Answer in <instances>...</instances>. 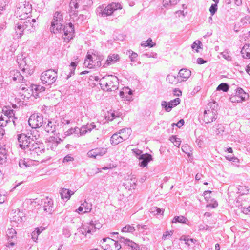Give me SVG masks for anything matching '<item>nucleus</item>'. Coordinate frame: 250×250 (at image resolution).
I'll return each mask as SVG.
<instances>
[{
  "label": "nucleus",
  "mask_w": 250,
  "mask_h": 250,
  "mask_svg": "<svg viewBox=\"0 0 250 250\" xmlns=\"http://www.w3.org/2000/svg\"><path fill=\"white\" fill-rule=\"evenodd\" d=\"M191 71L188 69H181L180 70L178 76L182 82L186 81L191 76Z\"/></svg>",
  "instance_id": "nucleus-21"
},
{
  "label": "nucleus",
  "mask_w": 250,
  "mask_h": 250,
  "mask_svg": "<svg viewBox=\"0 0 250 250\" xmlns=\"http://www.w3.org/2000/svg\"><path fill=\"white\" fill-rule=\"evenodd\" d=\"M170 141L174 144V145L176 146H179L180 145V139L177 138L176 136H172L170 138Z\"/></svg>",
  "instance_id": "nucleus-52"
},
{
  "label": "nucleus",
  "mask_w": 250,
  "mask_h": 250,
  "mask_svg": "<svg viewBox=\"0 0 250 250\" xmlns=\"http://www.w3.org/2000/svg\"><path fill=\"white\" fill-rule=\"evenodd\" d=\"M7 236L9 239H14L16 237V231L13 228L9 229L7 231Z\"/></svg>",
  "instance_id": "nucleus-40"
},
{
  "label": "nucleus",
  "mask_w": 250,
  "mask_h": 250,
  "mask_svg": "<svg viewBox=\"0 0 250 250\" xmlns=\"http://www.w3.org/2000/svg\"><path fill=\"white\" fill-rule=\"evenodd\" d=\"M63 23V16L60 12L57 11L53 15L51 21L50 30L51 32L57 33L61 32Z\"/></svg>",
  "instance_id": "nucleus-7"
},
{
  "label": "nucleus",
  "mask_w": 250,
  "mask_h": 250,
  "mask_svg": "<svg viewBox=\"0 0 250 250\" xmlns=\"http://www.w3.org/2000/svg\"><path fill=\"white\" fill-rule=\"evenodd\" d=\"M82 206L83 207L84 211H83V213L89 212L91 210V205L89 204L87 202L84 201L83 203L81 204Z\"/></svg>",
  "instance_id": "nucleus-43"
},
{
  "label": "nucleus",
  "mask_w": 250,
  "mask_h": 250,
  "mask_svg": "<svg viewBox=\"0 0 250 250\" xmlns=\"http://www.w3.org/2000/svg\"><path fill=\"white\" fill-rule=\"evenodd\" d=\"M87 156L90 158L96 159L98 157V156L96 153L95 149H93L87 152Z\"/></svg>",
  "instance_id": "nucleus-55"
},
{
  "label": "nucleus",
  "mask_w": 250,
  "mask_h": 250,
  "mask_svg": "<svg viewBox=\"0 0 250 250\" xmlns=\"http://www.w3.org/2000/svg\"><path fill=\"white\" fill-rule=\"evenodd\" d=\"M249 189L248 187L245 186H240L238 188V192L241 195L248 194Z\"/></svg>",
  "instance_id": "nucleus-41"
},
{
  "label": "nucleus",
  "mask_w": 250,
  "mask_h": 250,
  "mask_svg": "<svg viewBox=\"0 0 250 250\" xmlns=\"http://www.w3.org/2000/svg\"><path fill=\"white\" fill-rule=\"evenodd\" d=\"M123 90L125 92V94L127 95H132V92L130 89H129L128 87H125V88H123Z\"/></svg>",
  "instance_id": "nucleus-64"
},
{
  "label": "nucleus",
  "mask_w": 250,
  "mask_h": 250,
  "mask_svg": "<svg viewBox=\"0 0 250 250\" xmlns=\"http://www.w3.org/2000/svg\"><path fill=\"white\" fill-rule=\"evenodd\" d=\"M104 6H100L96 9V13L99 16H107L111 15L113 12L122 9V5L119 3L112 2L108 4L104 9Z\"/></svg>",
  "instance_id": "nucleus-5"
},
{
  "label": "nucleus",
  "mask_w": 250,
  "mask_h": 250,
  "mask_svg": "<svg viewBox=\"0 0 250 250\" xmlns=\"http://www.w3.org/2000/svg\"><path fill=\"white\" fill-rule=\"evenodd\" d=\"M32 90H34L36 91L42 92L45 91V88L43 86L37 85H33L31 86Z\"/></svg>",
  "instance_id": "nucleus-51"
},
{
  "label": "nucleus",
  "mask_w": 250,
  "mask_h": 250,
  "mask_svg": "<svg viewBox=\"0 0 250 250\" xmlns=\"http://www.w3.org/2000/svg\"><path fill=\"white\" fill-rule=\"evenodd\" d=\"M229 85L226 83H221L220 84H219L217 88V90H222L224 92H227L229 90Z\"/></svg>",
  "instance_id": "nucleus-47"
},
{
  "label": "nucleus",
  "mask_w": 250,
  "mask_h": 250,
  "mask_svg": "<svg viewBox=\"0 0 250 250\" xmlns=\"http://www.w3.org/2000/svg\"><path fill=\"white\" fill-rule=\"evenodd\" d=\"M74 17V16H73ZM76 18V21L77 23H81L84 20L86 19V16L83 14H80L78 17H74Z\"/></svg>",
  "instance_id": "nucleus-57"
},
{
  "label": "nucleus",
  "mask_w": 250,
  "mask_h": 250,
  "mask_svg": "<svg viewBox=\"0 0 250 250\" xmlns=\"http://www.w3.org/2000/svg\"><path fill=\"white\" fill-rule=\"evenodd\" d=\"M132 130L129 128H125L120 130L118 133L124 141L128 139L131 134Z\"/></svg>",
  "instance_id": "nucleus-25"
},
{
  "label": "nucleus",
  "mask_w": 250,
  "mask_h": 250,
  "mask_svg": "<svg viewBox=\"0 0 250 250\" xmlns=\"http://www.w3.org/2000/svg\"><path fill=\"white\" fill-rule=\"evenodd\" d=\"M13 81H18L19 83H23L24 79V77L21 74L20 72L16 71H13Z\"/></svg>",
  "instance_id": "nucleus-34"
},
{
  "label": "nucleus",
  "mask_w": 250,
  "mask_h": 250,
  "mask_svg": "<svg viewBox=\"0 0 250 250\" xmlns=\"http://www.w3.org/2000/svg\"><path fill=\"white\" fill-rule=\"evenodd\" d=\"M169 103L170 104L172 108L178 105L180 103V99L177 98L174 100H171Z\"/></svg>",
  "instance_id": "nucleus-56"
},
{
  "label": "nucleus",
  "mask_w": 250,
  "mask_h": 250,
  "mask_svg": "<svg viewBox=\"0 0 250 250\" xmlns=\"http://www.w3.org/2000/svg\"><path fill=\"white\" fill-rule=\"evenodd\" d=\"M136 182L137 180L134 175H129L125 178L123 185L126 188L131 189L132 188H134Z\"/></svg>",
  "instance_id": "nucleus-18"
},
{
  "label": "nucleus",
  "mask_w": 250,
  "mask_h": 250,
  "mask_svg": "<svg viewBox=\"0 0 250 250\" xmlns=\"http://www.w3.org/2000/svg\"><path fill=\"white\" fill-rule=\"evenodd\" d=\"M180 0H163V5L164 7H167L169 6L176 5Z\"/></svg>",
  "instance_id": "nucleus-38"
},
{
  "label": "nucleus",
  "mask_w": 250,
  "mask_h": 250,
  "mask_svg": "<svg viewBox=\"0 0 250 250\" xmlns=\"http://www.w3.org/2000/svg\"><path fill=\"white\" fill-rule=\"evenodd\" d=\"M62 32L64 36L63 37L64 42H68L72 39L74 33V27L73 25L71 23H69L64 25L62 29Z\"/></svg>",
  "instance_id": "nucleus-14"
},
{
  "label": "nucleus",
  "mask_w": 250,
  "mask_h": 250,
  "mask_svg": "<svg viewBox=\"0 0 250 250\" xmlns=\"http://www.w3.org/2000/svg\"><path fill=\"white\" fill-rule=\"evenodd\" d=\"M173 231H167L165 232L162 236V239L164 240L168 239L172 236Z\"/></svg>",
  "instance_id": "nucleus-53"
},
{
  "label": "nucleus",
  "mask_w": 250,
  "mask_h": 250,
  "mask_svg": "<svg viewBox=\"0 0 250 250\" xmlns=\"http://www.w3.org/2000/svg\"><path fill=\"white\" fill-rule=\"evenodd\" d=\"M95 149L98 157L102 156L107 152V149L105 148H96Z\"/></svg>",
  "instance_id": "nucleus-48"
},
{
  "label": "nucleus",
  "mask_w": 250,
  "mask_h": 250,
  "mask_svg": "<svg viewBox=\"0 0 250 250\" xmlns=\"http://www.w3.org/2000/svg\"><path fill=\"white\" fill-rule=\"evenodd\" d=\"M217 104L215 102L209 103L204 111L203 120L207 124L212 122L217 119Z\"/></svg>",
  "instance_id": "nucleus-4"
},
{
  "label": "nucleus",
  "mask_w": 250,
  "mask_h": 250,
  "mask_svg": "<svg viewBox=\"0 0 250 250\" xmlns=\"http://www.w3.org/2000/svg\"><path fill=\"white\" fill-rule=\"evenodd\" d=\"M117 239H119L121 243H123L125 244L130 247L132 250H140V247L138 244L133 242L128 239H125L124 237H120V238L117 236Z\"/></svg>",
  "instance_id": "nucleus-19"
},
{
  "label": "nucleus",
  "mask_w": 250,
  "mask_h": 250,
  "mask_svg": "<svg viewBox=\"0 0 250 250\" xmlns=\"http://www.w3.org/2000/svg\"><path fill=\"white\" fill-rule=\"evenodd\" d=\"M25 59L22 58V56H18L17 58V62L19 65V67L23 71H24L27 68L25 67L26 65Z\"/></svg>",
  "instance_id": "nucleus-30"
},
{
  "label": "nucleus",
  "mask_w": 250,
  "mask_h": 250,
  "mask_svg": "<svg viewBox=\"0 0 250 250\" xmlns=\"http://www.w3.org/2000/svg\"><path fill=\"white\" fill-rule=\"evenodd\" d=\"M57 78V72L52 69H49L42 72L41 76L42 83L48 85L53 84L56 81Z\"/></svg>",
  "instance_id": "nucleus-9"
},
{
  "label": "nucleus",
  "mask_w": 250,
  "mask_h": 250,
  "mask_svg": "<svg viewBox=\"0 0 250 250\" xmlns=\"http://www.w3.org/2000/svg\"><path fill=\"white\" fill-rule=\"evenodd\" d=\"M46 119L43 120V116L41 114H33L32 115L29 120V125L33 128H39L43 126L44 123H46Z\"/></svg>",
  "instance_id": "nucleus-12"
},
{
  "label": "nucleus",
  "mask_w": 250,
  "mask_h": 250,
  "mask_svg": "<svg viewBox=\"0 0 250 250\" xmlns=\"http://www.w3.org/2000/svg\"><path fill=\"white\" fill-rule=\"evenodd\" d=\"M250 24V16H246L241 19L240 23H238L239 27L246 26Z\"/></svg>",
  "instance_id": "nucleus-35"
},
{
  "label": "nucleus",
  "mask_w": 250,
  "mask_h": 250,
  "mask_svg": "<svg viewBox=\"0 0 250 250\" xmlns=\"http://www.w3.org/2000/svg\"><path fill=\"white\" fill-rule=\"evenodd\" d=\"M151 211L152 212H155L156 211V214H158L161 213L162 210L160 208H158L156 207H154L151 208Z\"/></svg>",
  "instance_id": "nucleus-62"
},
{
  "label": "nucleus",
  "mask_w": 250,
  "mask_h": 250,
  "mask_svg": "<svg viewBox=\"0 0 250 250\" xmlns=\"http://www.w3.org/2000/svg\"><path fill=\"white\" fill-rule=\"evenodd\" d=\"M110 141L112 145H117L120 143L123 142L124 140L118 132L114 133L112 135L110 138Z\"/></svg>",
  "instance_id": "nucleus-27"
},
{
  "label": "nucleus",
  "mask_w": 250,
  "mask_h": 250,
  "mask_svg": "<svg viewBox=\"0 0 250 250\" xmlns=\"http://www.w3.org/2000/svg\"><path fill=\"white\" fill-rule=\"evenodd\" d=\"M166 81L169 84L172 85H176V84L181 83L182 81H180V79L179 78L178 75L174 76L172 74L167 75L166 77Z\"/></svg>",
  "instance_id": "nucleus-24"
},
{
  "label": "nucleus",
  "mask_w": 250,
  "mask_h": 250,
  "mask_svg": "<svg viewBox=\"0 0 250 250\" xmlns=\"http://www.w3.org/2000/svg\"><path fill=\"white\" fill-rule=\"evenodd\" d=\"M121 248V246L118 241L111 238L108 239V243L105 246L106 250H118Z\"/></svg>",
  "instance_id": "nucleus-20"
},
{
  "label": "nucleus",
  "mask_w": 250,
  "mask_h": 250,
  "mask_svg": "<svg viewBox=\"0 0 250 250\" xmlns=\"http://www.w3.org/2000/svg\"><path fill=\"white\" fill-rule=\"evenodd\" d=\"M44 123L43 125V127L44 128L46 132L47 133H54L56 129V125H55V122L47 120V124Z\"/></svg>",
  "instance_id": "nucleus-22"
},
{
  "label": "nucleus",
  "mask_w": 250,
  "mask_h": 250,
  "mask_svg": "<svg viewBox=\"0 0 250 250\" xmlns=\"http://www.w3.org/2000/svg\"><path fill=\"white\" fill-rule=\"evenodd\" d=\"M86 129H87L88 132H90L93 129H96L98 130L100 126V124L98 123L92 122L91 123H87L86 125Z\"/></svg>",
  "instance_id": "nucleus-32"
},
{
  "label": "nucleus",
  "mask_w": 250,
  "mask_h": 250,
  "mask_svg": "<svg viewBox=\"0 0 250 250\" xmlns=\"http://www.w3.org/2000/svg\"><path fill=\"white\" fill-rule=\"evenodd\" d=\"M135 231V228L134 227L131 226L129 225H126L123 227L122 229V232H133Z\"/></svg>",
  "instance_id": "nucleus-45"
},
{
  "label": "nucleus",
  "mask_w": 250,
  "mask_h": 250,
  "mask_svg": "<svg viewBox=\"0 0 250 250\" xmlns=\"http://www.w3.org/2000/svg\"><path fill=\"white\" fill-rule=\"evenodd\" d=\"M81 0H71L69 4V12L71 18L74 21V17H77L78 13V9L79 7V3Z\"/></svg>",
  "instance_id": "nucleus-15"
},
{
  "label": "nucleus",
  "mask_w": 250,
  "mask_h": 250,
  "mask_svg": "<svg viewBox=\"0 0 250 250\" xmlns=\"http://www.w3.org/2000/svg\"><path fill=\"white\" fill-rule=\"evenodd\" d=\"M74 193V192L71 191V190L66 188L62 189L60 193L62 198H65L67 199H69L70 198L71 196L73 195Z\"/></svg>",
  "instance_id": "nucleus-31"
},
{
  "label": "nucleus",
  "mask_w": 250,
  "mask_h": 250,
  "mask_svg": "<svg viewBox=\"0 0 250 250\" xmlns=\"http://www.w3.org/2000/svg\"><path fill=\"white\" fill-rule=\"evenodd\" d=\"M23 9L22 10L24 14L19 16L21 20H25V21L21 24V26H23L24 30H27L31 32H33L35 30L34 23L36 22V20L32 19L28 15L31 11V6L28 4L26 6H24Z\"/></svg>",
  "instance_id": "nucleus-2"
},
{
  "label": "nucleus",
  "mask_w": 250,
  "mask_h": 250,
  "mask_svg": "<svg viewBox=\"0 0 250 250\" xmlns=\"http://www.w3.org/2000/svg\"><path fill=\"white\" fill-rule=\"evenodd\" d=\"M241 53L243 58L250 59V46L245 44L241 49Z\"/></svg>",
  "instance_id": "nucleus-29"
},
{
  "label": "nucleus",
  "mask_w": 250,
  "mask_h": 250,
  "mask_svg": "<svg viewBox=\"0 0 250 250\" xmlns=\"http://www.w3.org/2000/svg\"><path fill=\"white\" fill-rule=\"evenodd\" d=\"M224 127L222 125H218L217 126V130L216 133L217 134H221L224 132Z\"/></svg>",
  "instance_id": "nucleus-58"
},
{
  "label": "nucleus",
  "mask_w": 250,
  "mask_h": 250,
  "mask_svg": "<svg viewBox=\"0 0 250 250\" xmlns=\"http://www.w3.org/2000/svg\"><path fill=\"white\" fill-rule=\"evenodd\" d=\"M19 211L16 213V211L13 213L14 214L11 217V222L12 223V226L17 225L19 223L21 222L22 218L19 215Z\"/></svg>",
  "instance_id": "nucleus-28"
},
{
  "label": "nucleus",
  "mask_w": 250,
  "mask_h": 250,
  "mask_svg": "<svg viewBox=\"0 0 250 250\" xmlns=\"http://www.w3.org/2000/svg\"><path fill=\"white\" fill-rule=\"evenodd\" d=\"M43 203V210L48 214H51L53 212V202L51 199L45 198L42 201Z\"/></svg>",
  "instance_id": "nucleus-16"
},
{
  "label": "nucleus",
  "mask_w": 250,
  "mask_h": 250,
  "mask_svg": "<svg viewBox=\"0 0 250 250\" xmlns=\"http://www.w3.org/2000/svg\"><path fill=\"white\" fill-rule=\"evenodd\" d=\"M132 151L133 153L136 155V156L137 157V158L143 154L142 151L139 149H133Z\"/></svg>",
  "instance_id": "nucleus-59"
},
{
  "label": "nucleus",
  "mask_w": 250,
  "mask_h": 250,
  "mask_svg": "<svg viewBox=\"0 0 250 250\" xmlns=\"http://www.w3.org/2000/svg\"><path fill=\"white\" fill-rule=\"evenodd\" d=\"M7 151L2 146L0 147V165L5 164L7 160Z\"/></svg>",
  "instance_id": "nucleus-26"
},
{
  "label": "nucleus",
  "mask_w": 250,
  "mask_h": 250,
  "mask_svg": "<svg viewBox=\"0 0 250 250\" xmlns=\"http://www.w3.org/2000/svg\"><path fill=\"white\" fill-rule=\"evenodd\" d=\"M75 130L76 131H79L80 136L83 135L87 133V132H88L87 129H86L85 125L83 126L81 128H79L78 127H75Z\"/></svg>",
  "instance_id": "nucleus-49"
},
{
  "label": "nucleus",
  "mask_w": 250,
  "mask_h": 250,
  "mask_svg": "<svg viewBox=\"0 0 250 250\" xmlns=\"http://www.w3.org/2000/svg\"><path fill=\"white\" fill-rule=\"evenodd\" d=\"M101 227V224L93 221H90L88 224L83 225L77 229V232L75 233L74 239L76 242L80 243L84 238H90V235L95 232L97 229H100Z\"/></svg>",
  "instance_id": "nucleus-1"
},
{
  "label": "nucleus",
  "mask_w": 250,
  "mask_h": 250,
  "mask_svg": "<svg viewBox=\"0 0 250 250\" xmlns=\"http://www.w3.org/2000/svg\"><path fill=\"white\" fill-rule=\"evenodd\" d=\"M62 234L66 238H69L71 235L70 228L68 226L63 227Z\"/></svg>",
  "instance_id": "nucleus-44"
},
{
  "label": "nucleus",
  "mask_w": 250,
  "mask_h": 250,
  "mask_svg": "<svg viewBox=\"0 0 250 250\" xmlns=\"http://www.w3.org/2000/svg\"><path fill=\"white\" fill-rule=\"evenodd\" d=\"M173 94L175 96H180L182 95V91L178 88L173 90Z\"/></svg>",
  "instance_id": "nucleus-63"
},
{
  "label": "nucleus",
  "mask_w": 250,
  "mask_h": 250,
  "mask_svg": "<svg viewBox=\"0 0 250 250\" xmlns=\"http://www.w3.org/2000/svg\"><path fill=\"white\" fill-rule=\"evenodd\" d=\"M22 21L20 23H18L15 26V33L17 35V38H20L23 35L24 29L23 26H21Z\"/></svg>",
  "instance_id": "nucleus-33"
},
{
  "label": "nucleus",
  "mask_w": 250,
  "mask_h": 250,
  "mask_svg": "<svg viewBox=\"0 0 250 250\" xmlns=\"http://www.w3.org/2000/svg\"><path fill=\"white\" fill-rule=\"evenodd\" d=\"M19 165L21 168L26 167L28 166L27 163L23 160L19 161Z\"/></svg>",
  "instance_id": "nucleus-60"
},
{
  "label": "nucleus",
  "mask_w": 250,
  "mask_h": 250,
  "mask_svg": "<svg viewBox=\"0 0 250 250\" xmlns=\"http://www.w3.org/2000/svg\"><path fill=\"white\" fill-rule=\"evenodd\" d=\"M140 162L139 165L140 167H146L148 163L152 160V156L148 153L143 154L138 157Z\"/></svg>",
  "instance_id": "nucleus-17"
},
{
  "label": "nucleus",
  "mask_w": 250,
  "mask_h": 250,
  "mask_svg": "<svg viewBox=\"0 0 250 250\" xmlns=\"http://www.w3.org/2000/svg\"><path fill=\"white\" fill-rule=\"evenodd\" d=\"M217 4L214 3L212 4L209 8V11L211 13V16H213L217 10Z\"/></svg>",
  "instance_id": "nucleus-54"
},
{
  "label": "nucleus",
  "mask_w": 250,
  "mask_h": 250,
  "mask_svg": "<svg viewBox=\"0 0 250 250\" xmlns=\"http://www.w3.org/2000/svg\"><path fill=\"white\" fill-rule=\"evenodd\" d=\"M127 54L129 55V57L132 62L136 61V59L138 56V54L130 50L127 51Z\"/></svg>",
  "instance_id": "nucleus-46"
},
{
  "label": "nucleus",
  "mask_w": 250,
  "mask_h": 250,
  "mask_svg": "<svg viewBox=\"0 0 250 250\" xmlns=\"http://www.w3.org/2000/svg\"><path fill=\"white\" fill-rule=\"evenodd\" d=\"M31 138H33V142L35 143H37V139L39 137V134L38 133V132L35 130L31 131V132L27 133Z\"/></svg>",
  "instance_id": "nucleus-42"
},
{
  "label": "nucleus",
  "mask_w": 250,
  "mask_h": 250,
  "mask_svg": "<svg viewBox=\"0 0 250 250\" xmlns=\"http://www.w3.org/2000/svg\"><path fill=\"white\" fill-rule=\"evenodd\" d=\"M162 107L165 109L167 112H170L172 107L169 102H167L165 101H163L161 103Z\"/></svg>",
  "instance_id": "nucleus-39"
},
{
  "label": "nucleus",
  "mask_w": 250,
  "mask_h": 250,
  "mask_svg": "<svg viewBox=\"0 0 250 250\" xmlns=\"http://www.w3.org/2000/svg\"><path fill=\"white\" fill-rule=\"evenodd\" d=\"M248 97L249 95L241 88H238L236 91L235 94L231 95L229 99L232 103H240L245 101Z\"/></svg>",
  "instance_id": "nucleus-13"
},
{
  "label": "nucleus",
  "mask_w": 250,
  "mask_h": 250,
  "mask_svg": "<svg viewBox=\"0 0 250 250\" xmlns=\"http://www.w3.org/2000/svg\"><path fill=\"white\" fill-rule=\"evenodd\" d=\"M18 141L20 147L24 150L25 153L27 152V147L29 149L31 146L34 144L32 138L28 134L21 133L18 135Z\"/></svg>",
  "instance_id": "nucleus-8"
},
{
  "label": "nucleus",
  "mask_w": 250,
  "mask_h": 250,
  "mask_svg": "<svg viewBox=\"0 0 250 250\" xmlns=\"http://www.w3.org/2000/svg\"><path fill=\"white\" fill-rule=\"evenodd\" d=\"M45 149L42 146V144L35 143L34 144L31 146V147L27 149V152L25 153L30 159L36 158L41 154L44 152Z\"/></svg>",
  "instance_id": "nucleus-11"
},
{
  "label": "nucleus",
  "mask_w": 250,
  "mask_h": 250,
  "mask_svg": "<svg viewBox=\"0 0 250 250\" xmlns=\"http://www.w3.org/2000/svg\"><path fill=\"white\" fill-rule=\"evenodd\" d=\"M74 160V158L71 157L70 155H66L63 160V162H68Z\"/></svg>",
  "instance_id": "nucleus-61"
},
{
  "label": "nucleus",
  "mask_w": 250,
  "mask_h": 250,
  "mask_svg": "<svg viewBox=\"0 0 250 250\" xmlns=\"http://www.w3.org/2000/svg\"><path fill=\"white\" fill-rule=\"evenodd\" d=\"M120 59V57L118 54H110L108 55L107 59L105 62V63L104 64V66H109L112 65L117 62H118Z\"/></svg>",
  "instance_id": "nucleus-23"
},
{
  "label": "nucleus",
  "mask_w": 250,
  "mask_h": 250,
  "mask_svg": "<svg viewBox=\"0 0 250 250\" xmlns=\"http://www.w3.org/2000/svg\"><path fill=\"white\" fill-rule=\"evenodd\" d=\"M188 221V220L187 218L183 216H175L172 220V223H182L186 224Z\"/></svg>",
  "instance_id": "nucleus-37"
},
{
  "label": "nucleus",
  "mask_w": 250,
  "mask_h": 250,
  "mask_svg": "<svg viewBox=\"0 0 250 250\" xmlns=\"http://www.w3.org/2000/svg\"><path fill=\"white\" fill-rule=\"evenodd\" d=\"M201 42L199 40H196L193 42L191 46V47L193 49H195L196 52H198V49L201 48Z\"/></svg>",
  "instance_id": "nucleus-50"
},
{
  "label": "nucleus",
  "mask_w": 250,
  "mask_h": 250,
  "mask_svg": "<svg viewBox=\"0 0 250 250\" xmlns=\"http://www.w3.org/2000/svg\"><path fill=\"white\" fill-rule=\"evenodd\" d=\"M3 111L5 112L4 115L0 114V126H6L7 124L12 121L14 126L16 125L15 120L17 119V117H14L15 115V111L13 110H6Z\"/></svg>",
  "instance_id": "nucleus-10"
},
{
  "label": "nucleus",
  "mask_w": 250,
  "mask_h": 250,
  "mask_svg": "<svg viewBox=\"0 0 250 250\" xmlns=\"http://www.w3.org/2000/svg\"><path fill=\"white\" fill-rule=\"evenodd\" d=\"M141 45L144 47H153L156 45V43L152 42V40L151 38H149L147 41L142 42L141 43Z\"/></svg>",
  "instance_id": "nucleus-36"
},
{
  "label": "nucleus",
  "mask_w": 250,
  "mask_h": 250,
  "mask_svg": "<svg viewBox=\"0 0 250 250\" xmlns=\"http://www.w3.org/2000/svg\"><path fill=\"white\" fill-rule=\"evenodd\" d=\"M103 60V56L98 53L95 52L91 55H87L85 60L84 65L90 68L93 67H100L102 65L101 61Z\"/></svg>",
  "instance_id": "nucleus-6"
},
{
  "label": "nucleus",
  "mask_w": 250,
  "mask_h": 250,
  "mask_svg": "<svg viewBox=\"0 0 250 250\" xmlns=\"http://www.w3.org/2000/svg\"><path fill=\"white\" fill-rule=\"evenodd\" d=\"M118 78L115 76H105L100 79V85L101 88L104 91H115L118 88Z\"/></svg>",
  "instance_id": "nucleus-3"
}]
</instances>
